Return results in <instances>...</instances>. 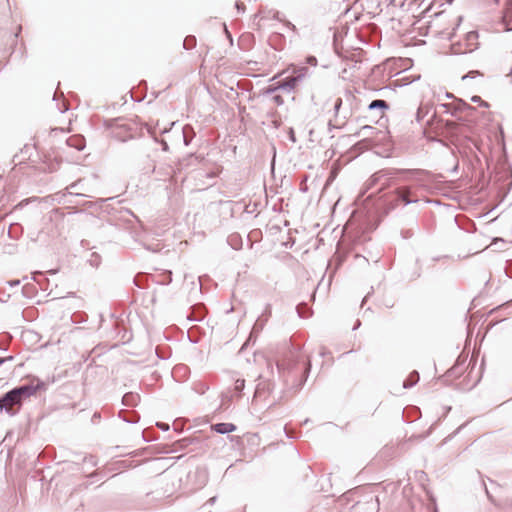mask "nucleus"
I'll list each match as a JSON object with an SVG mask.
<instances>
[{
	"mask_svg": "<svg viewBox=\"0 0 512 512\" xmlns=\"http://www.w3.org/2000/svg\"><path fill=\"white\" fill-rule=\"evenodd\" d=\"M375 179L379 181L377 192L395 187L384 201L385 212L389 213L398 207L418 203V189L426 186L431 173L423 169L384 168L375 172Z\"/></svg>",
	"mask_w": 512,
	"mask_h": 512,
	"instance_id": "nucleus-1",
	"label": "nucleus"
},
{
	"mask_svg": "<svg viewBox=\"0 0 512 512\" xmlns=\"http://www.w3.org/2000/svg\"><path fill=\"white\" fill-rule=\"evenodd\" d=\"M302 360L301 347L289 342L285 344L284 351L276 363L284 382L286 384L291 382V389L295 392L304 386L312 367L309 359L301 364Z\"/></svg>",
	"mask_w": 512,
	"mask_h": 512,
	"instance_id": "nucleus-2",
	"label": "nucleus"
},
{
	"mask_svg": "<svg viewBox=\"0 0 512 512\" xmlns=\"http://www.w3.org/2000/svg\"><path fill=\"white\" fill-rule=\"evenodd\" d=\"M103 126L110 130L112 138L120 142L133 139L137 132V124L132 119L123 117L105 119Z\"/></svg>",
	"mask_w": 512,
	"mask_h": 512,
	"instance_id": "nucleus-3",
	"label": "nucleus"
},
{
	"mask_svg": "<svg viewBox=\"0 0 512 512\" xmlns=\"http://www.w3.org/2000/svg\"><path fill=\"white\" fill-rule=\"evenodd\" d=\"M32 397V384H25L7 392L0 398V410H5L10 415H15L14 407L19 408Z\"/></svg>",
	"mask_w": 512,
	"mask_h": 512,
	"instance_id": "nucleus-4",
	"label": "nucleus"
},
{
	"mask_svg": "<svg viewBox=\"0 0 512 512\" xmlns=\"http://www.w3.org/2000/svg\"><path fill=\"white\" fill-rule=\"evenodd\" d=\"M44 135V132H38L37 135H34V150H36L38 155V161L34 160V175L36 172H54L59 167V162L57 161L55 156H52L50 153L46 152L45 148L41 146L40 138Z\"/></svg>",
	"mask_w": 512,
	"mask_h": 512,
	"instance_id": "nucleus-5",
	"label": "nucleus"
},
{
	"mask_svg": "<svg viewBox=\"0 0 512 512\" xmlns=\"http://www.w3.org/2000/svg\"><path fill=\"white\" fill-rule=\"evenodd\" d=\"M291 69L292 73L290 75L279 80L281 90L287 93L294 92L301 82L312 75L311 69L305 65H292Z\"/></svg>",
	"mask_w": 512,
	"mask_h": 512,
	"instance_id": "nucleus-6",
	"label": "nucleus"
},
{
	"mask_svg": "<svg viewBox=\"0 0 512 512\" xmlns=\"http://www.w3.org/2000/svg\"><path fill=\"white\" fill-rule=\"evenodd\" d=\"M479 33L476 30L466 33L464 41L453 43L451 45L454 54L471 53L479 48Z\"/></svg>",
	"mask_w": 512,
	"mask_h": 512,
	"instance_id": "nucleus-7",
	"label": "nucleus"
},
{
	"mask_svg": "<svg viewBox=\"0 0 512 512\" xmlns=\"http://www.w3.org/2000/svg\"><path fill=\"white\" fill-rule=\"evenodd\" d=\"M193 162L199 163L200 157L195 154H190L187 159L179 160L175 166L169 165L164 175L172 176L176 172H180L185 166L193 164Z\"/></svg>",
	"mask_w": 512,
	"mask_h": 512,
	"instance_id": "nucleus-8",
	"label": "nucleus"
},
{
	"mask_svg": "<svg viewBox=\"0 0 512 512\" xmlns=\"http://www.w3.org/2000/svg\"><path fill=\"white\" fill-rule=\"evenodd\" d=\"M267 321L266 319H263L262 317H258L255 321L252 330L250 332V335L247 339V341L242 345L241 350L245 349V347L251 342H255V339L257 335L263 330L264 326L266 325Z\"/></svg>",
	"mask_w": 512,
	"mask_h": 512,
	"instance_id": "nucleus-9",
	"label": "nucleus"
},
{
	"mask_svg": "<svg viewBox=\"0 0 512 512\" xmlns=\"http://www.w3.org/2000/svg\"><path fill=\"white\" fill-rule=\"evenodd\" d=\"M446 112L450 113L452 116H456V113L458 111H464V110H474L475 108L471 105L467 104L463 100L458 101L455 105L447 103L442 105Z\"/></svg>",
	"mask_w": 512,
	"mask_h": 512,
	"instance_id": "nucleus-10",
	"label": "nucleus"
},
{
	"mask_svg": "<svg viewBox=\"0 0 512 512\" xmlns=\"http://www.w3.org/2000/svg\"><path fill=\"white\" fill-rule=\"evenodd\" d=\"M212 431L218 433V434H229L231 432H234L237 427L233 423H227V422H220L213 424L211 426Z\"/></svg>",
	"mask_w": 512,
	"mask_h": 512,
	"instance_id": "nucleus-11",
	"label": "nucleus"
},
{
	"mask_svg": "<svg viewBox=\"0 0 512 512\" xmlns=\"http://www.w3.org/2000/svg\"><path fill=\"white\" fill-rule=\"evenodd\" d=\"M66 144L69 147L75 148L78 151H82L85 148V139L81 135H72L66 138Z\"/></svg>",
	"mask_w": 512,
	"mask_h": 512,
	"instance_id": "nucleus-12",
	"label": "nucleus"
},
{
	"mask_svg": "<svg viewBox=\"0 0 512 512\" xmlns=\"http://www.w3.org/2000/svg\"><path fill=\"white\" fill-rule=\"evenodd\" d=\"M140 402V395L135 392H127L122 397V404L128 407L137 406Z\"/></svg>",
	"mask_w": 512,
	"mask_h": 512,
	"instance_id": "nucleus-13",
	"label": "nucleus"
},
{
	"mask_svg": "<svg viewBox=\"0 0 512 512\" xmlns=\"http://www.w3.org/2000/svg\"><path fill=\"white\" fill-rule=\"evenodd\" d=\"M119 417L124 421V422H127V423H130V424H135V423H138L139 420H140V416L138 413L136 412H130V411H127V410H121L119 412Z\"/></svg>",
	"mask_w": 512,
	"mask_h": 512,
	"instance_id": "nucleus-14",
	"label": "nucleus"
},
{
	"mask_svg": "<svg viewBox=\"0 0 512 512\" xmlns=\"http://www.w3.org/2000/svg\"><path fill=\"white\" fill-rule=\"evenodd\" d=\"M378 133H380V131L377 130V128L370 126V125H364L359 129V131L354 133L352 136H354V137L369 136L370 139H372L373 135L378 134Z\"/></svg>",
	"mask_w": 512,
	"mask_h": 512,
	"instance_id": "nucleus-15",
	"label": "nucleus"
},
{
	"mask_svg": "<svg viewBox=\"0 0 512 512\" xmlns=\"http://www.w3.org/2000/svg\"><path fill=\"white\" fill-rule=\"evenodd\" d=\"M182 136L185 146H188L195 136L194 128L190 124H186L182 127Z\"/></svg>",
	"mask_w": 512,
	"mask_h": 512,
	"instance_id": "nucleus-16",
	"label": "nucleus"
},
{
	"mask_svg": "<svg viewBox=\"0 0 512 512\" xmlns=\"http://www.w3.org/2000/svg\"><path fill=\"white\" fill-rule=\"evenodd\" d=\"M389 109V104L387 101L383 100V99H376V100H373L370 102V104L368 105V110L370 111H373V110H380L381 113H383L384 111L388 110Z\"/></svg>",
	"mask_w": 512,
	"mask_h": 512,
	"instance_id": "nucleus-17",
	"label": "nucleus"
},
{
	"mask_svg": "<svg viewBox=\"0 0 512 512\" xmlns=\"http://www.w3.org/2000/svg\"><path fill=\"white\" fill-rule=\"evenodd\" d=\"M34 382H36L34 384V395H36L37 392L46 390V388L49 384L54 383L55 377L53 376L51 379L48 378L45 381V380L38 379L37 377L34 376Z\"/></svg>",
	"mask_w": 512,
	"mask_h": 512,
	"instance_id": "nucleus-18",
	"label": "nucleus"
},
{
	"mask_svg": "<svg viewBox=\"0 0 512 512\" xmlns=\"http://www.w3.org/2000/svg\"><path fill=\"white\" fill-rule=\"evenodd\" d=\"M419 379H420V376H419L418 371L414 370L409 374L407 379L404 380L403 387L405 389L412 388L413 386H415L418 383Z\"/></svg>",
	"mask_w": 512,
	"mask_h": 512,
	"instance_id": "nucleus-19",
	"label": "nucleus"
},
{
	"mask_svg": "<svg viewBox=\"0 0 512 512\" xmlns=\"http://www.w3.org/2000/svg\"><path fill=\"white\" fill-rule=\"evenodd\" d=\"M374 141L369 136L363 137L360 141L355 143V148L360 151L369 150L373 147Z\"/></svg>",
	"mask_w": 512,
	"mask_h": 512,
	"instance_id": "nucleus-20",
	"label": "nucleus"
},
{
	"mask_svg": "<svg viewBox=\"0 0 512 512\" xmlns=\"http://www.w3.org/2000/svg\"><path fill=\"white\" fill-rule=\"evenodd\" d=\"M65 133V130L63 128H51L49 133H48V143H47V146L49 147V149H52L54 147V144H55V137L59 134H64Z\"/></svg>",
	"mask_w": 512,
	"mask_h": 512,
	"instance_id": "nucleus-21",
	"label": "nucleus"
},
{
	"mask_svg": "<svg viewBox=\"0 0 512 512\" xmlns=\"http://www.w3.org/2000/svg\"><path fill=\"white\" fill-rule=\"evenodd\" d=\"M147 281L148 277L145 274L141 273L137 274L133 279L134 285L140 289H144L147 287Z\"/></svg>",
	"mask_w": 512,
	"mask_h": 512,
	"instance_id": "nucleus-22",
	"label": "nucleus"
},
{
	"mask_svg": "<svg viewBox=\"0 0 512 512\" xmlns=\"http://www.w3.org/2000/svg\"><path fill=\"white\" fill-rule=\"evenodd\" d=\"M379 187V181L375 179V173L370 176V178L364 184V191L362 194L366 193L368 190Z\"/></svg>",
	"mask_w": 512,
	"mask_h": 512,
	"instance_id": "nucleus-23",
	"label": "nucleus"
},
{
	"mask_svg": "<svg viewBox=\"0 0 512 512\" xmlns=\"http://www.w3.org/2000/svg\"><path fill=\"white\" fill-rule=\"evenodd\" d=\"M228 244L235 250L241 248L242 240L238 234H233L228 238Z\"/></svg>",
	"mask_w": 512,
	"mask_h": 512,
	"instance_id": "nucleus-24",
	"label": "nucleus"
},
{
	"mask_svg": "<svg viewBox=\"0 0 512 512\" xmlns=\"http://www.w3.org/2000/svg\"><path fill=\"white\" fill-rule=\"evenodd\" d=\"M298 316L300 318H307L310 315V308L306 303H300L296 306Z\"/></svg>",
	"mask_w": 512,
	"mask_h": 512,
	"instance_id": "nucleus-25",
	"label": "nucleus"
},
{
	"mask_svg": "<svg viewBox=\"0 0 512 512\" xmlns=\"http://www.w3.org/2000/svg\"><path fill=\"white\" fill-rule=\"evenodd\" d=\"M87 262L89 263V265L93 268H98L99 265L101 264V256L96 253V252H93L90 254V257L87 259Z\"/></svg>",
	"mask_w": 512,
	"mask_h": 512,
	"instance_id": "nucleus-26",
	"label": "nucleus"
},
{
	"mask_svg": "<svg viewBox=\"0 0 512 512\" xmlns=\"http://www.w3.org/2000/svg\"><path fill=\"white\" fill-rule=\"evenodd\" d=\"M196 43H197L196 37L193 35H189V36L185 37V39L183 41V48L185 50H191L196 46Z\"/></svg>",
	"mask_w": 512,
	"mask_h": 512,
	"instance_id": "nucleus-27",
	"label": "nucleus"
},
{
	"mask_svg": "<svg viewBox=\"0 0 512 512\" xmlns=\"http://www.w3.org/2000/svg\"><path fill=\"white\" fill-rule=\"evenodd\" d=\"M193 390L196 393L203 395L206 391L209 390V386L206 383L199 381L194 383Z\"/></svg>",
	"mask_w": 512,
	"mask_h": 512,
	"instance_id": "nucleus-28",
	"label": "nucleus"
},
{
	"mask_svg": "<svg viewBox=\"0 0 512 512\" xmlns=\"http://www.w3.org/2000/svg\"><path fill=\"white\" fill-rule=\"evenodd\" d=\"M74 502L78 503L79 506L83 505L82 501L78 498L77 495L71 494L70 498L68 499V501L66 503L67 504V508L68 509L77 510L78 507L74 506Z\"/></svg>",
	"mask_w": 512,
	"mask_h": 512,
	"instance_id": "nucleus-29",
	"label": "nucleus"
},
{
	"mask_svg": "<svg viewBox=\"0 0 512 512\" xmlns=\"http://www.w3.org/2000/svg\"><path fill=\"white\" fill-rule=\"evenodd\" d=\"M194 442H195V439L190 438V437H184L177 441V443L179 444V447L181 449L188 447L189 445L193 444Z\"/></svg>",
	"mask_w": 512,
	"mask_h": 512,
	"instance_id": "nucleus-30",
	"label": "nucleus"
},
{
	"mask_svg": "<svg viewBox=\"0 0 512 512\" xmlns=\"http://www.w3.org/2000/svg\"><path fill=\"white\" fill-rule=\"evenodd\" d=\"M245 388V380L244 379H237L234 383V390L238 393V395H241L242 391Z\"/></svg>",
	"mask_w": 512,
	"mask_h": 512,
	"instance_id": "nucleus-31",
	"label": "nucleus"
},
{
	"mask_svg": "<svg viewBox=\"0 0 512 512\" xmlns=\"http://www.w3.org/2000/svg\"><path fill=\"white\" fill-rule=\"evenodd\" d=\"M278 90H281V87H280V83L279 81L276 82L274 85H269L265 91H264V94L266 95H271V94H274L276 91Z\"/></svg>",
	"mask_w": 512,
	"mask_h": 512,
	"instance_id": "nucleus-32",
	"label": "nucleus"
},
{
	"mask_svg": "<svg viewBox=\"0 0 512 512\" xmlns=\"http://www.w3.org/2000/svg\"><path fill=\"white\" fill-rule=\"evenodd\" d=\"M164 279L160 280L159 283L162 285H168L172 282V272L171 271H165L163 273Z\"/></svg>",
	"mask_w": 512,
	"mask_h": 512,
	"instance_id": "nucleus-33",
	"label": "nucleus"
},
{
	"mask_svg": "<svg viewBox=\"0 0 512 512\" xmlns=\"http://www.w3.org/2000/svg\"><path fill=\"white\" fill-rule=\"evenodd\" d=\"M271 313H272L271 304H266L262 314L259 317H262L263 319H266V321H268V319L271 316Z\"/></svg>",
	"mask_w": 512,
	"mask_h": 512,
	"instance_id": "nucleus-34",
	"label": "nucleus"
},
{
	"mask_svg": "<svg viewBox=\"0 0 512 512\" xmlns=\"http://www.w3.org/2000/svg\"><path fill=\"white\" fill-rule=\"evenodd\" d=\"M482 74L479 72V71H476V70H472V71H469L467 74H465L463 77H462V80H466L468 78H475L476 76H481Z\"/></svg>",
	"mask_w": 512,
	"mask_h": 512,
	"instance_id": "nucleus-35",
	"label": "nucleus"
},
{
	"mask_svg": "<svg viewBox=\"0 0 512 512\" xmlns=\"http://www.w3.org/2000/svg\"><path fill=\"white\" fill-rule=\"evenodd\" d=\"M471 101H472V102H475V103H480V105H482V106H484V107H488V106H489V104H488L487 102L482 101L481 97H480V96H477V95L473 96V97L471 98Z\"/></svg>",
	"mask_w": 512,
	"mask_h": 512,
	"instance_id": "nucleus-36",
	"label": "nucleus"
},
{
	"mask_svg": "<svg viewBox=\"0 0 512 512\" xmlns=\"http://www.w3.org/2000/svg\"><path fill=\"white\" fill-rule=\"evenodd\" d=\"M306 63L311 65V66H313V67H316L318 61H317V58L315 56L310 55V56H308L306 58Z\"/></svg>",
	"mask_w": 512,
	"mask_h": 512,
	"instance_id": "nucleus-37",
	"label": "nucleus"
},
{
	"mask_svg": "<svg viewBox=\"0 0 512 512\" xmlns=\"http://www.w3.org/2000/svg\"><path fill=\"white\" fill-rule=\"evenodd\" d=\"M272 100H273V102H274L277 106H281V105H283V104H284V99H283V97H282V96H280V95H274V96L272 97Z\"/></svg>",
	"mask_w": 512,
	"mask_h": 512,
	"instance_id": "nucleus-38",
	"label": "nucleus"
},
{
	"mask_svg": "<svg viewBox=\"0 0 512 512\" xmlns=\"http://www.w3.org/2000/svg\"><path fill=\"white\" fill-rule=\"evenodd\" d=\"M154 140H155L156 142H159V143L161 144V146H162V150H163L164 152H168V151H169V145H168V143H167L165 140H163V139H162V140H158V138H157V137H154Z\"/></svg>",
	"mask_w": 512,
	"mask_h": 512,
	"instance_id": "nucleus-39",
	"label": "nucleus"
},
{
	"mask_svg": "<svg viewBox=\"0 0 512 512\" xmlns=\"http://www.w3.org/2000/svg\"><path fill=\"white\" fill-rule=\"evenodd\" d=\"M401 236L402 238L404 239H409L413 236V231L412 229H406V230H402L401 231Z\"/></svg>",
	"mask_w": 512,
	"mask_h": 512,
	"instance_id": "nucleus-40",
	"label": "nucleus"
},
{
	"mask_svg": "<svg viewBox=\"0 0 512 512\" xmlns=\"http://www.w3.org/2000/svg\"><path fill=\"white\" fill-rule=\"evenodd\" d=\"M288 139L292 142V143H296L297 142V139H296V135H295V131L293 128H289L288 130Z\"/></svg>",
	"mask_w": 512,
	"mask_h": 512,
	"instance_id": "nucleus-41",
	"label": "nucleus"
},
{
	"mask_svg": "<svg viewBox=\"0 0 512 512\" xmlns=\"http://www.w3.org/2000/svg\"><path fill=\"white\" fill-rule=\"evenodd\" d=\"M342 103H343L342 98H337L335 100V103H334V112H335V114H338V112H339V110H340V108L342 106Z\"/></svg>",
	"mask_w": 512,
	"mask_h": 512,
	"instance_id": "nucleus-42",
	"label": "nucleus"
},
{
	"mask_svg": "<svg viewBox=\"0 0 512 512\" xmlns=\"http://www.w3.org/2000/svg\"><path fill=\"white\" fill-rule=\"evenodd\" d=\"M156 426L161 429L162 431H168L170 426L168 423H164V422H157L156 423Z\"/></svg>",
	"mask_w": 512,
	"mask_h": 512,
	"instance_id": "nucleus-43",
	"label": "nucleus"
},
{
	"mask_svg": "<svg viewBox=\"0 0 512 512\" xmlns=\"http://www.w3.org/2000/svg\"><path fill=\"white\" fill-rule=\"evenodd\" d=\"M57 108L60 113H64L69 109V107L65 101H63L62 104L59 105Z\"/></svg>",
	"mask_w": 512,
	"mask_h": 512,
	"instance_id": "nucleus-44",
	"label": "nucleus"
},
{
	"mask_svg": "<svg viewBox=\"0 0 512 512\" xmlns=\"http://www.w3.org/2000/svg\"><path fill=\"white\" fill-rule=\"evenodd\" d=\"M458 368H459V366H458V365H454V366H453V367L448 371V373H449L450 375L457 376L458 374H460V373H461V371H458Z\"/></svg>",
	"mask_w": 512,
	"mask_h": 512,
	"instance_id": "nucleus-45",
	"label": "nucleus"
},
{
	"mask_svg": "<svg viewBox=\"0 0 512 512\" xmlns=\"http://www.w3.org/2000/svg\"><path fill=\"white\" fill-rule=\"evenodd\" d=\"M239 13H243L245 11V5L241 2H236L235 4Z\"/></svg>",
	"mask_w": 512,
	"mask_h": 512,
	"instance_id": "nucleus-46",
	"label": "nucleus"
},
{
	"mask_svg": "<svg viewBox=\"0 0 512 512\" xmlns=\"http://www.w3.org/2000/svg\"><path fill=\"white\" fill-rule=\"evenodd\" d=\"M48 198L49 197H47V198H40V197L34 196L33 201H34V203L37 202V203L41 204V203L47 202Z\"/></svg>",
	"mask_w": 512,
	"mask_h": 512,
	"instance_id": "nucleus-47",
	"label": "nucleus"
},
{
	"mask_svg": "<svg viewBox=\"0 0 512 512\" xmlns=\"http://www.w3.org/2000/svg\"><path fill=\"white\" fill-rule=\"evenodd\" d=\"M224 30H225V33H226L227 38H228V39H229V41L232 43V42H233V38H232V35H231V33L229 32V30L227 29L226 25H224Z\"/></svg>",
	"mask_w": 512,
	"mask_h": 512,
	"instance_id": "nucleus-48",
	"label": "nucleus"
},
{
	"mask_svg": "<svg viewBox=\"0 0 512 512\" xmlns=\"http://www.w3.org/2000/svg\"><path fill=\"white\" fill-rule=\"evenodd\" d=\"M42 275H43L42 272L34 271V277H33L34 282H39L38 276H42Z\"/></svg>",
	"mask_w": 512,
	"mask_h": 512,
	"instance_id": "nucleus-49",
	"label": "nucleus"
},
{
	"mask_svg": "<svg viewBox=\"0 0 512 512\" xmlns=\"http://www.w3.org/2000/svg\"><path fill=\"white\" fill-rule=\"evenodd\" d=\"M285 25H286L288 28H290L291 30L296 31V27H295V25H294V24H292L290 21H286V22H285Z\"/></svg>",
	"mask_w": 512,
	"mask_h": 512,
	"instance_id": "nucleus-50",
	"label": "nucleus"
},
{
	"mask_svg": "<svg viewBox=\"0 0 512 512\" xmlns=\"http://www.w3.org/2000/svg\"><path fill=\"white\" fill-rule=\"evenodd\" d=\"M361 326V321L360 320H356L355 324L353 325L352 327V330L355 331L357 330L359 327Z\"/></svg>",
	"mask_w": 512,
	"mask_h": 512,
	"instance_id": "nucleus-51",
	"label": "nucleus"
},
{
	"mask_svg": "<svg viewBox=\"0 0 512 512\" xmlns=\"http://www.w3.org/2000/svg\"><path fill=\"white\" fill-rule=\"evenodd\" d=\"M20 281L19 280H13V281H9L8 284L10 286H17L19 285Z\"/></svg>",
	"mask_w": 512,
	"mask_h": 512,
	"instance_id": "nucleus-52",
	"label": "nucleus"
},
{
	"mask_svg": "<svg viewBox=\"0 0 512 512\" xmlns=\"http://www.w3.org/2000/svg\"><path fill=\"white\" fill-rule=\"evenodd\" d=\"M58 96L63 97L64 95H63V93H62V92H60V94H58V92H57V91H55V93H54V95H53V100H55V101H56V100H57V98H58Z\"/></svg>",
	"mask_w": 512,
	"mask_h": 512,
	"instance_id": "nucleus-53",
	"label": "nucleus"
},
{
	"mask_svg": "<svg viewBox=\"0 0 512 512\" xmlns=\"http://www.w3.org/2000/svg\"><path fill=\"white\" fill-rule=\"evenodd\" d=\"M78 317H81V314H74V315L72 316L73 321L78 323V322H79V321H78Z\"/></svg>",
	"mask_w": 512,
	"mask_h": 512,
	"instance_id": "nucleus-54",
	"label": "nucleus"
},
{
	"mask_svg": "<svg viewBox=\"0 0 512 512\" xmlns=\"http://www.w3.org/2000/svg\"><path fill=\"white\" fill-rule=\"evenodd\" d=\"M11 359H12V357H7V358H1V357H0V366H1L5 361H7V360H11Z\"/></svg>",
	"mask_w": 512,
	"mask_h": 512,
	"instance_id": "nucleus-55",
	"label": "nucleus"
},
{
	"mask_svg": "<svg viewBox=\"0 0 512 512\" xmlns=\"http://www.w3.org/2000/svg\"><path fill=\"white\" fill-rule=\"evenodd\" d=\"M215 501H216V497H212V498H210V499L208 500V503L212 505V504H214V503H215Z\"/></svg>",
	"mask_w": 512,
	"mask_h": 512,
	"instance_id": "nucleus-56",
	"label": "nucleus"
},
{
	"mask_svg": "<svg viewBox=\"0 0 512 512\" xmlns=\"http://www.w3.org/2000/svg\"><path fill=\"white\" fill-rule=\"evenodd\" d=\"M131 98H132V100H133V101H135V102H140V101H142V98H134V96H133V95H131Z\"/></svg>",
	"mask_w": 512,
	"mask_h": 512,
	"instance_id": "nucleus-57",
	"label": "nucleus"
},
{
	"mask_svg": "<svg viewBox=\"0 0 512 512\" xmlns=\"http://www.w3.org/2000/svg\"><path fill=\"white\" fill-rule=\"evenodd\" d=\"M207 177L214 178V177H216V174L215 173H209V174H207Z\"/></svg>",
	"mask_w": 512,
	"mask_h": 512,
	"instance_id": "nucleus-58",
	"label": "nucleus"
},
{
	"mask_svg": "<svg viewBox=\"0 0 512 512\" xmlns=\"http://www.w3.org/2000/svg\"><path fill=\"white\" fill-rule=\"evenodd\" d=\"M320 355H321L322 357H324V356L326 355V351L323 349V350L320 352Z\"/></svg>",
	"mask_w": 512,
	"mask_h": 512,
	"instance_id": "nucleus-59",
	"label": "nucleus"
},
{
	"mask_svg": "<svg viewBox=\"0 0 512 512\" xmlns=\"http://www.w3.org/2000/svg\"><path fill=\"white\" fill-rule=\"evenodd\" d=\"M369 294H370V293H368L366 296H364V299H363V301H362V304L366 301V299L368 298Z\"/></svg>",
	"mask_w": 512,
	"mask_h": 512,
	"instance_id": "nucleus-60",
	"label": "nucleus"
},
{
	"mask_svg": "<svg viewBox=\"0 0 512 512\" xmlns=\"http://www.w3.org/2000/svg\"><path fill=\"white\" fill-rule=\"evenodd\" d=\"M458 170V164L455 165V167H453V171L456 172Z\"/></svg>",
	"mask_w": 512,
	"mask_h": 512,
	"instance_id": "nucleus-61",
	"label": "nucleus"
},
{
	"mask_svg": "<svg viewBox=\"0 0 512 512\" xmlns=\"http://www.w3.org/2000/svg\"><path fill=\"white\" fill-rule=\"evenodd\" d=\"M143 439L145 442H149L150 440L145 437V434L143 433Z\"/></svg>",
	"mask_w": 512,
	"mask_h": 512,
	"instance_id": "nucleus-62",
	"label": "nucleus"
},
{
	"mask_svg": "<svg viewBox=\"0 0 512 512\" xmlns=\"http://www.w3.org/2000/svg\"><path fill=\"white\" fill-rule=\"evenodd\" d=\"M260 390V384L257 385V388H256V393H258Z\"/></svg>",
	"mask_w": 512,
	"mask_h": 512,
	"instance_id": "nucleus-63",
	"label": "nucleus"
},
{
	"mask_svg": "<svg viewBox=\"0 0 512 512\" xmlns=\"http://www.w3.org/2000/svg\"><path fill=\"white\" fill-rule=\"evenodd\" d=\"M167 132H168V129H167V128H165V129H163V130H162V132H161V133H167Z\"/></svg>",
	"mask_w": 512,
	"mask_h": 512,
	"instance_id": "nucleus-64",
	"label": "nucleus"
}]
</instances>
